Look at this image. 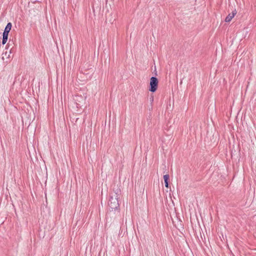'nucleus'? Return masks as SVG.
I'll list each match as a JSON object with an SVG mask.
<instances>
[{"mask_svg":"<svg viewBox=\"0 0 256 256\" xmlns=\"http://www.w3.org/2000/svg\"><path fill=\"white\" fill-rule=\"evenodd\" d=\"M12 25L10 22L8 23L6 26L3 32L2 40V44H4L6 42L8 38V33L12 28Z\"/></svg>","mask_w":256,"mask_h":256,"instance_id":"nucleus-1","label":"nucleus"},{"mask_svg":"<svg viewBox=\"0 0 256 256\" xmlns=\"http://www.w3.org/2000/svg\"><path fill=\"white\" fill-rule=\"evenodd\" d=\"M150 90L152 92H154L156 90L158 86V80L155 77H152L150 78Z\"/></svg>","mask_w":256,"mask_h":256,"instance_id":"nucleus-2","label":"nucleus"},{"mask_svg":"<svg viewBox=\"0 0 256 256\" xmlns=\"http://www.w3.org/2000/svg\"><path fill=\"white\" fill-rule=\"evenodd\" d=\"M108 206L110 207L112 209H114L117 208L118 206V198H113L111 197L108 201Z\"/></svg>","mask_w":256,"mask_h":256,"instance_id":"nucleus-3","label":"nucleus"},{"mask_svg":"<svg viewBox=\"0 0 256 256\" xmlns=\"http://www.w3.org/2000/svg\"><path fill=\"white\" fill-rule=\"evenodd\" d=\"M237 12L236 10H234L231 14H230L225 19V22H230L231 21L232 18L235 16V15L236 14Z\"/></svg>","mask_w":256,"mask_h":256,"instance_id":"nucleus-4","label":"nucleus"},{"mask_svg":"<svg viewBox=\"0 0 256 256\" xmlns=\"http://www.w3.org/2000/svg\"><path fill=\"white\" fill-rule=\"evenodd\" d=\"M164 180L165 186L166 188H168V180L169 179V175L168 174L164 175Z\"/></svg>","mask_w":256,"mask_h":256,"instance_id":"nucleus-5","label":"nucleus"}]
</instances>
